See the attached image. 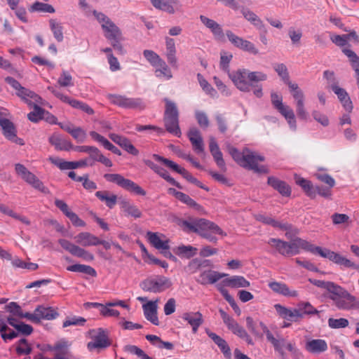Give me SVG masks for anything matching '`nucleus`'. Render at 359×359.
I'll return each mask as SVG.
<instances>
[{
    "mask_svg": "<svg viewBox=\"0 0 359 359\" xmlns=\"http://www.w3.org/2000/svg\"><path fill=\"white\" fill-rule=\"evenodd\" d=\"M174 252L182 258L190 259L196 255L198 249L191 245H182L175 248Z\"/></svg>",
    "mask_w": 359,
    "mask_h": 359,
    "instance_id": "e433bc0d",
    "label": "nucleus"
},
{
    "mask_svg": "<svg viewBox=\"0 0 359 359\" xmlns=\"http://www.w3.org/2000/svg\"><path fill=\"white\" fill-rule=\"evenodd\" d=\"M121 207L127 216H131L135 218H140L142 216V212L139 208L131 204L128 201L123 200L120 202Z\"/></svg>",
    "mask_w": 359,
    "mask_h": 359,
    "instance_id": "58836bf2",
    "label": "nucleus"
},
{
    "mask_svg": "<svg viewBox=\"0 0 359 359\" xmlns=\"http://www.w3.org/2000/svg\"><path fill=\"white\" fill-rule=\"evenodd\" d=\"M208 336L217 345L226 359H231V352L227 342L217 334L210 332L209 330H206Z\"/></svg>",
    "mask_w": 359,
    "mask_h": 359,
    "instance_id": "6ab92c4d",
    "label": "nucleus"
},
{
    "mask_svg": "<svg viewBox=\"0 0 359 359\" xmlns=\"http://www.w3.org/2000/svg\"><path fill=\"white\" fill-rule=\"evenodd\" d=\"M180 175L186 179L188 182L195 184L198 187H200L207 191H208L210 189L208 187L203 185L199 180H198L196 177H193L190 172H189L186 169L184 168V170L182 171Z\"/></svg>",
    "mask_w": 359,
    "mask_h": 359,
    "instance_id": "603ef678",
    "label": "nucleus"
},
{
    "mask_svg": "<svg viewBox=\"0 0 359 359\" xmlns=\"http://www.w3.org/2000/svg\"><path fill=\"white\" fill-rule=\"evenodd\" d=\"M152 6L168 14L183 12V6L180 0H150Z\"/></svg>",
    "mask_w": 359,
    "mask_h": 359,
    "instance_id": "ddd939ff",
    "label": "nucleus"
},
{
    "mask_svg": "<svg viewBox=\"0 0 359 359\" xmlns=\"http://www.w3.org/2000/svg\"><path fill=\"white\" fill-rule=\"evenodd\" d=\"M17 174L20 177L31 184L34 188L39 190L40 191L47 194L48 189L43 186V183L31 172H29L23 165L20 163L15 164V166Z\"/></svg>",
    "mask_w": 359,
    "mask_h": 359,
    "instance_id": "9d476101",
    "label": "nucleus"
},
{
    "mask_svg": "<svg viewBox=\"0 0 359 359\" xmlns=\"http://www.w3.org/2000/svg\"><path fill=\"white\" fill-rule=\"evenodd\" d=\"M288 243L290 255L298 254L299 252V248L309 251L311 247V243L300 238H295Z\"/></svg>",
    "mask_w": 359,
    "mask_h": 359,
    "instance_id": "2f4dec72",
    "label": "nucleus"
},
{
    "mask_svg": "<svg viewBox=\"0 0 359 359\" xmlns=\"http://www.w3.org/2000/svg\"><path fill=\"white\" fill-rule=\"evenodd\" d=\"M210 151L217 166L222 170H226V164L223 158V155L219 149V145L214 137L210 139L209 142Z\"/></svg>",
    "mask_w": 359,
    "mask_h": 359,
    "instance_id": "dca6fc26",
    "label": "nucleus"
},
{
    "mask_svg": "<svg viewBox=\"0 0 359 359\" xmlns=\"http://www.w3.org/2000/svg\"><path fill=\"white\" fill-rule=\"evenodd\" d=\"M195 117L197 120L198 125L203 128H207L210 125V121L207 114L201 111H196Z\"/></svg>",
    "mask_w": 359,
    "mask_h": 359,
    "instance_id": "69168bd1",
    "label": "nucleus"
},
{
    "mask_svg": "<svg viewBox=\"0 0 359 359\" xmlns=\"http://www.w3.org/2000/svg\"><path fill=\"white\" fill-rule=\"evenodd\" d=\"M277 110L285 118L290 128L295 130L297 125L293 110L289 106L284 104L278 107Z\"/></svg>",
    "mask_w": 359,
    "mask_h": 359,
    "instance_id": "ea45409f",
    "label": "nucleus"
},
{
    "mask_svg": "<svg viewBox=\"0 0 359 359\" xmlns=\"http://www.w3.org/2000/svg\"><path fill=\"white\" fill-rule=\"evenodd\" d=\"M0 332L1 334V337L4 340L13 339L17 337L18 335V332L13 330H11V329L6 324H3L2 325H1Z\"/></svg>",
    "mask_w": 359,
    "mask_h": 359,
    "instance_id": "052dcab7",
    "label": "nucleus"
},
{
    "mask_svg": "<svg viewBox=\"0 0 359 359\" xmlns=\"http://www.w3.org/2000/svg\"><path fill=\"white\" fill-rule=\"evenodd\" d=\"M36 309L38 316V323H39L41 319L53 320L58 316L57 311L51 307L46 308L39 306Z\"/></svg>",
    "mask_w": 359,
    "mask_h": 359,
    "instance_id": "f704fd0d",
    "label": "nucleus"
},
{
    "mask_svg": "<svg viewBox=\"0 0 359 359\" xmlns=\"http://www.w3.org/2000/svg\"><path fill=\"white\" fill-rule=\"evenodd\" d=\"M226 35L229 41L235 47L253 55H257L259 53L258 49L255 47L254 43H252L250 41L245 40L236 35L230 30H227L226 32Z\"/></svg>",
    "mask_w": 359,
    "mask_h": 359,
    "instance_id": "f8f14e48",
    "label": "nucleus"
},
{
    "mask_svg": "<svg viewBox=\"0 0 359 359\" xmlns=\"http://www.w3.org/2000/svg\"><path fill=\"white\" fill-rule=\"evenodd\" d=\"M226 149L233 160L241 166L246 169L253 170L257 173L269 172V170L264 165L259 166L257 164L259 161L262 162L265 160L264 156L252 151L247 147L244 148L242 152H240L236 148L233 147L230 144L226 145Z\"/></svg>",
    "mask_w": 359,
    "mask_h": 359,
    "instance_id": "39448f33",
    "label": "nucleus"
},
{
    "mask_svg": "<svg viewBox=\"0 0 359 359\" xmlns=\"http://www.w3.org/2000/svg\"><path fill=\"white\" fill-rule=\"evenodd\" d=\"M273 67L275 71L278 73V76L282 78L283 81L288 80L289 73L287 67L284 64H276Z\"/></svg>",
    "mask_w": 359,
    "mask_h": 359,
    "instance_id": "774afa93",
    "label": "nucleus"
},
{
    "mask_svg": "<svg viewBox=\"0 0 359 359\" xmlns=\"http://www.w3.org/2000/svg\"><path fill=\"white\" fill-rule=\"evenodd\" d=\"M152 158L154 160L163 163L167 168L171 169L172 170H173L179 174H180L182 172V171L184 170L183 168H181L179 165H177L172 161L165 158L161 156H159L158 154H154L152 155Z\"/></svg>",
    "mask_w": 359,
    "mask_h": 359,
    "instance_id": "49530a36",
    "label": "nucleus"
},
{
    "mask_svg": "<svg viewBox=\"0 0 359 359\" xmlns=\"http://www.w3.org/2000/svg\"><path fill=\"white\" fill-rule=\"evenodd\" d=\"M255 219L264 224L271 225L275 228H278L281 230H290L292 225L287 223H280L273 218L262 214H257L255 216Z\"/></svg>",
    "mask_w": 359,
    "mask_h": 359,
    "instance_id": "cd10ccee",
    "label": "nucleus"
},
{
    "mask_svg": "<svg viewBox=\"0 0 359 359\" xmlns=\"http://www.w3.org/2000/svg\"><path fill=\"white\" fill-rule=\"evenodd\" d=\"M222 286L229 287L231 288L248 287L250 283L243 276H233L224 279L220 283Z\"/></svg>",
    "mask_w": 359,
    "mask_h": 359,
    "instance_id": "4be33fe9",
    "label": "nucleus"
},
{
    "mask_svg": "<svg viewBox=\"0 0 359 359\" xmlns=\"http://www.w3.org/2000/svg\"><path fill=\"white\" fill-rule=\"evenodd\" d=\"M29 11L31 12L39 11L50 13H55V8L51 5L39 1L34 3L29 8Z\"/></svg>",
    "mask_w": 359,
    "mask_h": 359,
    "instance_id": "09e8293b",
    "label": "nucleus"
},
{
    "mask_svg": "<svg viewBox=\"0 0 359 359\" xmlns=\"http://www.w3.org/2000/svg\"><path fill=\"white\" fill-rule=\"evenodd\" d=\"M156 173L172 185L175 186L180 189H182V187L180 185V184L177 182L174 178L170 177L168 172L163 168H160L159 172H157Z\"/></svg>",
    "mask_w": 359,
    "mask_h": 359,
    "instance_id": "338daca9",
    "label": "nucleus"
},
{
    "mask_svg": "<svg viewBox=\"0 0 359 359\" xmlns=\"http://www.w3.org/2000/svg\"><path fill=\"white\" fill-rule=\"evenodd\" d=\"M57 83L62 87L72 86L74 85L72 76L68 72L65 70L62 71Z\"/></svg>",
    "mask_w": 359,
    "mask_h": 359,
    "instance_id": "bf43d9fd",
    "label": "nucleus"
},
{
    "mask_svg": "<svg viewBox=\"0 0 359 359\" xmlns=\"http://www.w3.org/2000/svg\"><path fill=\"white\" fill-rule=\"evenodd\" d=\"M332 262L345 268H351L355 269H359V265L335 252L333 255Z\"/></svg>",
    "mask_w": 359,
    "mask_h": 359,
    "instance_id": "c03bdc74",
    "label": "nucleus"
},
{
    "mask_svg": "<svg viewBox=\"0 0 359 359\" xmlns=\"http://www.w3.org/2000/svg\"><path fill=\"white\" fill-rule=\"evenodd\" d=\"M109 138L121 148L133 156H137L139 151L134 147L130 141L126 137L115 134H109Z\"/></svg>",
    "mask_w": 359,
    "mask_h": 359,
    "instance_id": "2eb2a0df",
    "label": "nucleus"
},
{
    "mask_svg": "<svg viewBox=\"0 0 359 359\" xmlns=\"http://www.w3.org/2000/svg\"><path fill=\"white\" fill-rule=\"evenodd\" d=\"M69 346L70 344L67 341L62 339L57 341L54 346H48V348L50 351H58L57 353L65 356L64 355L66 353L67 349Z\"/></svg>",
    "mask_w": 359,
    "mask_h": 359,
    "instance_id": "6e6d98bb",
    "label": "nucleus"
},
{
    "mask_svg": "<svg viewBox=\"0 0 359 359\" xmlns=\"http://www.w3.org/2000/svg\"><path fill=\"white\" fill-rule=\"evenodd\" d=\"M332 90L337 95L344 108L347 111L351 112L353 109V104L346 90L339 87L338 85H333Z\"/></svg>",
    "mask_w": 359,
    "mask_h": 359,
    "instance_id": "5701e85b",
    "label": "nucleus"
},
{
    "mask_svg": "<svg viewBox=\"0 0 359 359\" xmlns=\"http://www.w3.org/2000/svg\"><path fill=\"white\" fill-rule=\"evenodd\" d=\"M157 301L148 302L143 305L144 314L146 319L155 325H159V320L157 316Z\"/></svg>",
    "mask_w": 359,
    "mask_h": 359,
    "instance_id": "412c9836",
    "label": "nucleus"
},
{
    "mask_svg": "<svg viewBox=\"0 0 359 359\" xmlns=\"http://www.w3.org/2000/svg\"><path fill=\"white\" fill-rule=\"evenodd\" d=\"M274 307L279 316L287 320L296 322L303 317V313L299 309L291 310L280 304H276Z\"/></svg>",
    "mask_w": 359,
    "mask_h": 359,
    "instance_id": "f3484780",
    "label": "nucleus"
},
{
    "mask_svg": "<svg viewBox=\"0 0 359 359\" xmlns=\"http://www.w3.org/2000/svg\"><path fill=\"white\" fill-rule=\"evenodd\" d=\"M218 291L222 294V295L224 297L225 300L231 305L234 312L238 315L240 316L241 313V311L239 308V306L237 305L235 299L233 297L229 294L228 290L225 289L223 286L221 285V284H217L216 285Z\"/></svg>",
    "mask_w": 359,
    "mask_h": 359,
    "instance_id": "a19ab883",
    "label": "nucleus"
},
{
    "mask_svg": "<svg viewBox=\"0 0 359 359\" xmlns=\"http://www.w3.org/2000/svg\"><path fill=\"white\" fill-rule=\"evenodd\" d=\"M109 99L114 104L123 108L143 109L145 104L140 98H130L119 95H109Z\"/></svg>",
    "mask_w": 359,
    "mask_h": 359,
    "instance_id": "9b49d317",
    "label": "nucleus"
},
{
    "mask_svg": "<svg viewBox=\"0 0 359 359\" xmlns=\"http://www.w3.org/2000/svg\"><path fill=\"white\" fill-rule=\"evenodd\" d=\"M309 281L315 286L326 290L330 293L329 298L339 310L350 311L359 309V298L351 294L344 287L332 281L312 278H309Z\"/></svg>",
    "mask_w": 359,
    "mask_h": 359,
    "instance_id": "f257e3e1",
    "label": "nucleus"
},
{
    "mask_svg": "<svg viewBox=\"0 0 359 359\" xmlns=\"http://www.w3.org/2000/svg\"><path fill=\"white\" fill-rule=\"evenodd\" d=\"M0 126L3 130L4 135L8 140L15 138V129L12 122L2 116L0 114Z\"/></svg>",
    "mask_w": 359,
    "mask_h": 359,
    "instance_id": "c9c22d12",
    "label": "nucleus"
},
{
    "mask_svg": "<svg viewBox=\"0 0 359 359\" xmlns=\"http://www.w3.org/2000/svg\"><path fill=\"white\" fill-rule=\"evenodd\" d=\"M49 25L50 30L52 31L55 39L58 41L61 42L63 41V27L60 22L57 21L55 19H50L49 20Z\"/></svg>",
    "mask_w": 359,
    "mask_h": 359,
    "instance_id": "a18cd8bd",
    "label": "nucleus"
},
{
    "mask_svg": "<svg viewBox=\"0 0 359 359\" xmlns=\"http://www.w3.org/2000/svg\"><path fill=\"white\" fill-rule=\"evenodd\" d=\"M124 351L131 354L136 355L141 359H148V355L137 346L126 345L124 346Z\"/></svg>",
    "mask_w": 359,
    "mask_h": 359,
    "instance_id": "13d9d810",
    "label": "nucleus"
},
{
    "mask_svg": "<svg viewBox=\"0 0 359 359\" xmlns=\"http://www.w3.org/2000/svg\"><path fill=\"white\" fill-rule=\"evenodd\" d=\"M59 243L65 250L68 251L74 256L83 258L88 256V252L86 251L67 240L60 239L59 240Z\"/></svg>",
    "mask_w": 359,
    "mask_h": 359,
    "instance_id": "bb28decb",
    "label": "nucleus"
},
{
    "mask_svg": "<svg viewBox=\"0 0 359 359\" xmlns=\"http://www.w3.org/2000/svg\"><path fill=\"white\" fill-rule=\"evenodd\" d=\"M190 266L195 269H201L202 268L212 266V263L209 259H199L196 258L190 262Z\"/></svg>",
    "mask_w": 359,
    "mask_h": 359,
    "instance_id": "680f3d73",
    "label": "nucleus"
},
{
    "mask_svg": "<svg viewBox=\"0 0 359 359\" xmlns=\"http://www.w3.org/2000/svg\"><path fill=\"white\" fill-rule=\"evenodd\" d=\"M49 142L57 150L69 151L73 148V144L57 134H53L49 137Z\"/></svg>",
    "mask_w": 359,
    "mask_h": 359,
    "instance_id": "7c9ffc66",
    "label": "nucleus"
},
{
    "mask_svg": "<svg viewBox=\"0 0 359 359\" xmlns=\"http://www.w3.org/2000/svg\"><path fill=\"white\" fill-rule=\"evenodd\" d=\"M197 78L201 87L204 91L212 97H215L217 95V91L211 86L208 81L200 73L197 74Z\"/></svg>",
    "mask_w": 359,
    "mask_h": 359,
    "instance_id": "3c124183",
    "label": "nucleus"
},
{
    "mask_svg": "<svg viewBox=\"0 0 359 359\" xmlns=\"http://www.w3.org/2000/svg\"><path fill=\"white\" fill-rule=\"evenodd\" d=\"M144 57L148 60L153 66L158 65L160 61L162 60L156 53L153 50H145L143 52Z\"/></svg>",
    "mask_w": 359,
    "mask_h": 359,
    "instance_id": "e2e57ef3",
    "label": "nucleus"
},
{
    "mask_svg": "<svg viewBox=\"0 0 359 359\" xmlns=\"http://www.w3.org/2000/svg\"><path fill=\"white\" fill-rule=\"evenodd\" d=\"M147 237L149 243L157 250H170L169 241H162L157 233L148 231Z\"/></svg>",
    "mask_w": 359,
    "mask_h": 359,
    "instance_id": "c756f323",
    "label": "nucleus"
},
{
    "mask_svg": "<svg viewBox=\"0 0 359 359\" xmlns=\"http://www.w3.org/2000/svg\"><path fill=\"white\" fill-rule=\"evenodd\" d=\"M91 307L98 309L100 314L104 317L107 316H114L118 317L120 315V313L117 310L111 309L107 306V305H104L101 303L97 302H91Z\"/></svg>",
    "mask_w": 359,
    "mask_h": 359,
    "instance_id": "de8ad7c7",
    "label": "nucleus"
},
{
    "mask_svg": "<svg viewBox=\"0 0 359 359\" xmlns=\"http://www.w3.org/2000/svg\"><path fill=\"white\" fill-rule=\"evenodd\" d=\"M180 225L187 232L198 234L208 241L217 243V238L213 234L226 236V233L215 223L203 218H190L182 220Z\"/></svg>",
    "mask_w": 359,
    "mask_h": 359,
    "instance_id": "7ed1b4c3",
    "label": "nucleus"
},
{
    "mask_svg": "<svg viewBox=\"0 0 359 359\" xmlns=\"http://www.w3.org/2000/svg\"><path fill=\"white\" fill-rule=\"evenodd\" d=\"M229 77L236 87L243 92H250L253 89V93L257 97L263 96L262 86L260 81L267 79V75L261 72H250L246 69H239L232 72H229Z\"/></svg>",
    "mask_w": 359,
    "mask_h": 359,
    "instance_id": "f03ea898",
    "label": "nucleus"
},
{
    "mask_svg": "<svg viewBox=\"0 0 359 359\" xmlns=\"http://www.w3.org/2000/svg\"><path fill=\"white\" fill-rule=\"evenodd\" d=\"M178 200L181 202L185 203L191 208H194L196 210H201L202 208L201 205L198 204L194 200H193L189 195L182 192L180 195H179Z\"/></svg>",
    "mask_w": 359,
    "mask_h": 359,
    "instance_id": "4d7b16f0",
    "label": "nucleus"
},
{
    "mask_svg": "<svg viewBox=\"0 0 359 359\" xmlns=\"http://www.w3.org/2000/svg\"><path fill=\"white\" fill-rule=\"evenodd\" d=\"M306 350L313 354L325 352L327 349V342L324 339H311L305 344Z\"/></svg>",
    "mask_w": 359,
    "mask_h": 359,
    "instance_id": "b1692460",
    "label": "nucleus"
},
{
    "mask_svg": "<svg viewBox=\"0 0 359 359\" xmlns=\"http://www.w3.org/2000/svg\"><path fill=\"white\" fill-rule=\"evenodd\" d=\"M269 244L276 248L280 254L284 256L290 255L289 243L277 238H270Z\"/></svg>",
    "mask_w": 359,
    "mask_h": 359,
    "instance_id": "79ce46f5",
    "label": "nucleus"
},
{
    "mask_svg": "<svg viewBox=\"0 0 359 359\" xmlns=\"http://www.w3.org/2000/svg\"><path fill=\"white\" fill-rule=\"evenodd\" d=\"M104 177L107 181L115 183L130 192H133L140 196L146 195V191L142 187L132 180L123 177L121 175L105 174Z\"/></svg>",
    "mask_w": 359,
    "mask_h": 359,
    "instance_id": "6e6552de",
    "label": "nucleus"
},
{
    "mask_svg": "<svg viewBox=\"0 0 359 359\" xmlns=\"http://www.w3.org/2000/svg\"><path fill=\"white\" fill-rule=\"evenodd\" d=\"M241 13L248 21L250 22L259 31L267 33V30L262 20L254 12L248 8H243L241 9Z\"/></svg>",
    "mask_w": 359,
    "mask_h": 359,
    "instance_id": "393cba45",
    "label": "nucleus"
},
{
    "mask_svg": "<svg viewBox=\"0 0 359 359\" xmlns=\"http://www.w3.org/2000/svg\"><path fill=\"white\" fill-rule=\"evenodd\" d=\"M267 184L273 187V189L278 191L283 196H290L291 194L290 187L284 181H282L277 177L270 176L268 177Z\"/></svg>",
    "mask_w": 359,
    "mask_h": 359,
    "instance_id": "a211bd4d",
    "label": "nucleus"
},
{
    "mask_svg": "<svg viewBox=\"0 0 359 359\" xmlns=\"http://www.w3.org/2000/svg\"><path fill=\"white\" fill-rule=\"evenodd\" d=\"M95 196L109 208H114L117 203L116 195L110 194L108 191H98Z\"/></svg>",
    "mask_w": 359,
    "mask_h": 359,
    "instance_id": "72a5a7b5",
    "label": "nucleus"
},
{
    "mask_svg": "<svg viewBox=\"0 0 359 359\" xmlns=\"http://www.w3.org/2000/svg\"><path fill=\"white\" fill-rule=\"evenodd\" d=\"M342 52L348 57L351 67L355 73L357 84L359 86V56L351 49L343 48Z\"/></svg>",
    "mask_w": 359,
    "mask_h": 359,
    "instance_id": "473e14b6",
    "label": "nucleus"
},
{
    "mask_svg": "<svg viewBox=\"0 0 359 359\" xmlns=\"http://www.w3.org/2000/svg\"><path fill=\"white\" fill-rule=\"evenodd\" d=\"M201 21L210 29L215 36H222L224 35L222 28L215 20L210 19L204 15L200 16Z\"/></svg>",
    "mask_w": 359,
    "mask_h": 359,
    "instance_id": "4c0bfd02",
    "label": "nucleus"
},
{
    "mask_svg": "<svg viewBox=\"0 0 359 359\" xmlns=\"http://www.w3.org/2000/svg\"><path fill=\"white\" fill-rule=\"evenodd\" d=\"M309 252H311L313 254H318L322 257L327 258L330 261H332L333 255L334 253V252L331 251L328 249H323L320 247L314 246L312 244H311V247L309 248Z\"/></svg>",
    "mask_w": 359,
    "mask_h": 359,
    "instance_id": "8fccbe9b",
    "label": "nucleus"
},
{
    "mask_svg": "<svg viewBox=\"0 0 359 359\" xmlns=\"http://www.w3.org/2000/svg\"><path fill=\"white\" fill-rule=\"evenodd\" d=\"M65 102L69 103L72 107L76 108V109H81V110L88 113L90 111V109L88 106L86 104H83V102H81L79 101H77L76 100L70 99L69 97L64 95L62 97V100Z\"/></svg>",
    "mask_w": 359,
    "mask_h": 359,
    "instance_id": "5fc2aeb1",
    "label": "nucleus"
},
{
    "mask_svg": "<svg viewBox=\"0 0 359 359\" xmlns=\"http://www.w3.org/2000/svg\"><path fill=\"white\" fill-rule=\"evenodd\" d=\"M111 344V341L107 330L103 328L91 330V350H95L97 353H100Z\"/></svg>",
    "mask_w": 359,
    "mask_h": 359,
    "instance_id": "1a4fd4ad",
    "label": "nucleus"
},
{
    "mask_svg": "<svg viewBox=\"0 0 359 359\" xmlns=\"http://www.w3.org/2000/svg\"><path fill=\"white\" fill-rule=\"evenodd\" d=\"M5 81L16 90V95L25 100L29 106H33V111L27 114L28 119L34 123L45 118V110L37 104L41 102V97L35 93L22 87L14 78L8 76Z\"/></svg>",
    "mask_w": 359,
    "mask_h": 359,
    "instance_id": "20e7f679",
    "label": "nucleus"
},
{
    "mask_svg": "<svg viewBox=\"0 0 359 359\" xmlns=\"http://www.w3.org/2000/svg\"><path fill=\"white\" fill-rule=\"evenodd\" d=\"M269 287L274 292L284 296H294L296 294L295 291L290 293L289 287L285 283L273 281L269 283Z\"/></svg>",
    "mask_w": 359,
    "mask_h": 359,
    "instance_id": "37998d69",
    "label": "nucleus"
},
{
    "mask_svg": "<svg viewBox=\"0 0 359 359\" xmlns=\"http://www.w3.org/2000/svg\"><path fill=\"white\" fill-rule=\"evenodd\" d=\"M328 325L332 329L344 328L348 325V320L344 318L338 319L330 318L328 319Z\"/></svg>",
    "mask_w": 359,
    "mask_h": 359,
    "instance_id": "864d4df0",
    "label": "nucleus"
},
{
    "mask_svg": "<svg viewBox=\"0 0 359 359\" xmlns=\"http://www.w3.org/2000/svg\"><path fill=\"white\" fill-rule=\"evenodd\" d=\"M16 351L18 354L28 355L32 352V348L25 339H22L18 341Z\"/></svg>",
    "mask_w": 359,
    "mask_h": 359,
    "instance_id": "0e129e2a",
    "label": "nucleus"
},
{
    "mask_svg": "<svg viewBox=\"0 0 359 359\" xmlns=\"http://www.w3.org/2000/svg\"><path fill=\"white\" fill-rule=\"evenodd\" d=\"M182 319L191 326L194 333H196L198 327L203 323V315L199 311L184 313Z\"/></svg>",
    "mask_w": 359,
    "mask_h": 359,
    "instance_id": "aec40b11",
    "label": "nucleus"
},
{
    "mask_svg": "<svg viewBox=\"0 0 359 359\" xmlns=\"http://www.w3.org/2000/svg\"><path fill=\"white\" fill-rule=\"evenodd\" d=\"M172 283L170 278L163 276L149 277L142 280L140 287L145 292L160 293L170 288Z\"/></svg>",
    "mask_w": 359,
    "mask_h": 359,
    "instance_id": "0eeeda50",
    "label": "nucleus"
},
{
    "mask_svg": "<svg viewBox=\"0 0 359 359\" xmlns=\"http://www.w3.org/2000/svg\"><path fill=\"white\" fill-rule=\"evenodd\" d=\"M228 276V274L219 273L211 269L202 271L196 281L201 285L214 284L222 278Z\"/></svg>",
    "mask_w": 359,
    "mask_h": 359,
    "instance_id": "4468645a",
    "label": "nucleus"
},
{
    "mask_svg": "<svg viewBox=\"0 0 359 359\" xmlns=\"http://www.w3.org/2000/svg\"><path fill=\"white\" fill-rule=\"evenodd\" d=\"M104 36L109 40L112 39H121L122 34L120 29L111 20L107 21L102 25Z\"/></svg>",
    "mask_w": 359,
    "mask_h": 359,
    "instance_id": "a878e982",
    "label": "nucleus"
},
{
    "mask_svg": "<svg viewBox=\"0 0 359 359\" xmlns=\"http://www.w3.org/2000/svg\"><path fill=\"white\" fill-rule=\"evenodd\" d=\"M294 180L297 184L300 186L306 194L311 198L316 197V189L311 181L301 177L298 175H294Z\"/></svg>",
    "mask_w": 359,
    "mask_h": 359,
    "instance_id": "c85d7f7f",
    "label": "nucleus"
},
{
    "mask_svg": "<svg viewBox=\"0 0 359 359\" xmlns=\"http://www.w3.org/2000/svg\"><path fill=\"white\" fill-rule=\"evenodd\" d=\"M165 109L163 121L166 131L177 137L182 135L179 126V111L176 104L168 98H164Z\"/></svg>",
    "mask_w": 359,
    "mask_h": 359,
    "instance_id": "423d86ee",
    "label": "nucleus"
}]
</instances>
